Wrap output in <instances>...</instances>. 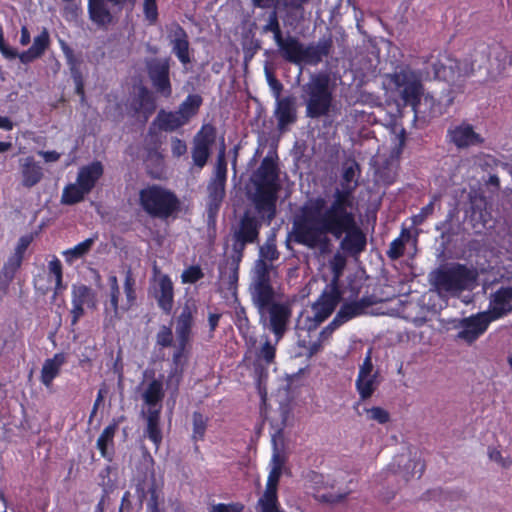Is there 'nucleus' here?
<instances>
[{"label":"nucleus","instance_id":"nucleus-1","mask_svg":"<svg viewBox=\"0 0 512 512\" xmlns=\"http://www.w3.org/2000/svg\"><path fill=\"white\" fill-rule=\"evenodd\" d=\"M355 222L356 217L351 210L327 205L326 200L318 196L309 199L299 208L289 238L299 245L324 252L330 246L328 235L340 239Z\"/></svg>","mask_w":512,"mask_h":512},{"label":"nucleus","instance_id":"nucleus-2","mask_svg":"<svg viewBox=\"0 0 512 512\" xmlns=\"http://www.w3.org/2000/svg\"><path fill=\"white\" fill-rule=\"evenodd\" d=\"M137 202L148 217L162 222L175 220L182 210L177 194L160 184H148L140 189Z\"/></svg>","mask_w":512,"mask_h":512},{"label":"nucleus","instance_id":"nucleus-3","mask_svg":"<svg viewBox=\"0 0 512 512\" xmlns=\"http://www.w3.org/2000/svg\"><path fill=\"white\" fill-rule=\"evenodd\" d=\"M256 177V193L253 197L255 211L264 213L269 223L277 214V198L280 189L277 163L266 156L256 171Z\"/></svg>","mask_w":512,"mask_h":512},{"label":"nucleus","instance_id":"nucleus-4","mask_svg":"<svg viewBox=\"0 0 512 512\" xmlns=\"http://www.w3.org/2000/svg\"><path fill=\"white\" fill-rule=\"evenodd\" d=\"M280 56L288 63L302 65H318L324 57L329 56L333 41L331 37L320 39L316 44L305 45L296 36L282 35L274 41Z\"/></svg>","mask_w":512,"mask_h":512},{"label":"nucleus","instance_id":"nucleus-5","mask_svg":"<svg viewBox=\"0 0 512 512\" xmlns=\"http://www.w3.org/2000/svg\"><path fill=\"white\" fill-rule=\"evenodd\" d=\"M300 99L305 106L307 118L320 119L328 116L334 100L329 75L322 72L311 74L309 80L301 85Z\"/></svg>","mask_w":512,"mask_h":512},{"label":"nucleus","instance_id":"nucleus-6","mask_svg":"<svg viewBox=\"0 0 512 512\" xmlns=\"http://www.w3.org/2000/svg\"><path fill=\"white\" fill-rule=\"evenodd\" d=\"M257 214L246 209L230 228L231 251L235 252L237 260L244 257L248 245L259 241L262 225L269 226L272 223L267 222L264 213L257 212Z\"/></svg>","mask_w":512,"mask_h":512},{"label":"nucleus","instance_id":"nucleus-7","mask_svg":"<svg viewBox=\"0 0 512 512\" xmlns=\"http://www.w3.org/2000/svg\"><path fill=\"white\" fill-rule=\"evenodd\" d=\"M387 78L389 84L393 85L399 92L404 105L410 106L415 113V117H417L424 92L421 73L405 65L388 74Z\"/></svg>","mask_w":512,"mask_h":512},{"label":"nucleus","instance_id":"nucleus-8","mask_svg":"<svg viewBox=\"0 0 512 512\" xmlns=\"http://www.w3.org/2000/svg\"><path fill=\"white\" fill-rule=\"evenodd\" d=\"M476 278L474 269L465 264L453 263L448 267L438 268L433 273L432 284L439 293H459L466 290Z\"/></svg>","mask_w":512,"mask_h":512},{"label":"nucleus","instance_id":"nucleus-9","mask_svg":"<svg viewBox=\"0 0 512 512\" xmlns=\"http://www.w3.org/2000/svg\"><path fill=\"white\" fill-rule=\"evenodd\" d=\"M253 305L259 314L260 323L268 326L276 338V343H279L289 328L292 317L290 304L278 302L275 300V296H272L271 300L263 307H259V304Z\"/></svg>","mask_w":512,"mask_h":512},{"label":"nucleus","instance_id":"nucleus-10","mask_svg":"<svg viewBox=\"0 0 512 512\" xmlns=\"http://www.w3.org/2000/svg\"><path fill=\"white\" fill-rule=\"evenodd\" d=\"M275 270L272 263L264 260H256L252 282L250 284V296L252 304H259V307L266 305L276 296L275 289L271 282V274Z\"/></svg>","mask_w":512,"mask_h":512},{"label":"nucleus","instance_id":"nucleus-11","mask_svg":"<svg viewBox=\"0 0 512 512\" xmlns=\"http://www.w3.org/2000/svg\"><path fill=\"white\" fill-rule=\"evenodd\" d=\"M51 43L49 32L46 28L34 37L33 44L27 50L18 53L15 48L10 47L4 38V31L0 25V52L5 59L12 60L19 58L23 64H29L41 58Z\"/></svg>","mask_w":512,"mask_h":512},{"label":"nucleus","instance_id":"nucleus-12","mask_svg":"<svg viewBox=\"0 0 512 512\" xmlns=\"http://www.w3.org/2000/svg\"><path fill=\"white\" fill-rule=\"evenodd\" d=\"M156 108L157 104L153 93L144 85L139 86L137 92L126 103L128 116L142 125L147 123Z\"/></svg>","mask_w":512,"mask_h":512},{"label":"nucleus","instance_id":"nucleus-13","mask_svg":"<svg viewBox=\"0 0 512 512\" xmlns=\"http://www.w3.org/2000/svg\"><path fill=\"white\" fill-rule=\"evenodd\" d=\"M170 62L169 57L154 58L146 62L147 74L152 86L164 98H169L172 95Z\"/></svg>","mask_w":512,"mask_h":512},{"label":"nucleus","instance_id":"nucleus-14","mask_svg":"<svg viewBox=\"0 0 512 512\" xmlns=\"http://www.w3.org/2000/svg\"><path fill=\"white\" fill-rule=\"evenodd\" d=\"M492 322L494 321L484 311L463 318L459 323L460 330L456 338L471 345L487 331Z\"/></svg>","mask_w":512,"mask_h":512},{"label":"nucleus","instance_id":"nucleus-15","mask_svg":"<svg viewBox=\"0 0 512 512\" xmlns=\"http://www.w3.org/2000/svg\"><path fill=\"white\" fill-rule=\"evenodd\" d=\"M446 142L457 149H467L483 144V137L477 133L470 123L463 121L460 124L451 125L447 129Z\"/></svg>","mask_w":512,"mask_h":512},{"label":"nucleus","instance_id":"nucleus-16","mask_svg":"<svg viewBox=\"0 0 512 512\" xmlns=\"http://www.w3.org/2000/svg\"><path fill=\"white\" fill-rule=\"evenodd\" d=\"M135 0H88L87 10L89 19L98 28L107 29L114 23L115 19L108 7V3L119 9Z\"/></svg>","mask_w":512,"mask_h":512},{"label":"nucleus","instance_id":"nucleus-17","mask_svg":"<svg viewBox=\"0 0 512 512\" xmlns=\"http://www.w3.org/2000/svg\"><path fill=\"white\" fill-rule=\"evenodd\" d=\"M282 474V464L279 462L269 472L266 488L258 499L260 512H282L278 500V485Z\"/></svg>","mask_w":512,"mask_h":512},{"label":"nucleus","instance_id":"nucleus-18","mask_svg":"<svg viewBox=\"0 0 512 512\" xmlns=\"http://www.w3.org/2000/svg\"><path fill=\"white\" fill-rule=\"evenodd\" d=\"M465 215L472 223L473 228L478 225L485 227L491 220L488 202L482 192L474 190L468 194V207L465 209Z\"/></svg>","mask_w":512,"mask_h":512},{"label":"nucleus","instance_id":"nucleus-19","mask_svg":"<svg viewBox=\"0 0 512 512\" xmlns=\"http://www.w3.org/2000/svg\"><path fill=\"white\" fill-rule=\"evenodd\" d=\"M512 286L500 287L491 294L488 310L484 311L493 321L499 320L511 313Z\"/></svg>","mask_w":512,"mask_h":512},{"label":"nucleus","instance_id":"nucleus-20","mask_svg":"<svg viewBox=\"0 0 512 512\" xmlns=\"http://www.w3.org/2000/svg\"><path fill=\"white\" fill-rule=\"evenodd\" d=\"M340 239L341 250L349 256L360 255L367 246L366 235L357 222L348 227Z\"/></svg>","mask_w":512,"mask_h":512},{"label":"nucleus","instance_id":"nucleus-21","mask_svg":"<svg viewBox=\"0 0 512 512\" xmlns=\"http://www.w3.org/2000/svg\"><path fill=\"white\" fill-rule=\"evenodd\" d=\"M433 69L436 78L446 82H454L463 75L460 61L446 53L439 55Z\"/></svg>","mask_w":512,"mask_h":512},{"label":"nucleus","instance_id":"nucleus-22","mask_svg":"<svg viewBox=\"0 0 512 512\" xmlns=\"http://www.w3.org/2000/svg\"><path fill=\"white\" fill-rule=\"evenodd\" d=\"M19 173L21 176V185L27 189L36 186L44 178L43 167L33 156L20 159Z\"/></svg>","mask_w":512,"mask_h":512},{"label":"nucleus","instance_id":"nucleus-23","mask_svg":"<svg viewBox=\"0 0 512 512\" xmlns=\"http://www.w3.org/2000/svg\"><path fill=\"white\" fill-rule=\"evenodd\" d=\"M62 51L64 53L66 63L69 67L70 74L75 85V93L84 99V78L81 71L83 60L80 55H76L74 51L65 43H62Z\"/></svg>","mask_w":512,"mask_h":512},{"label":"nucleus","instance_id":"nucleus-24","mask_svg":"<svg viewBox=\"0 0 512 512\" xmlns=\"http://www.w3.org/2000/svg\"><path fill=\"white\" fill-rule=\"evenodd\" d=\"M376 303L377 300L373 295L363 296L359 300L344 303L336 315L345 324L351 319L365 314L366 310Z\"/></svg>","mask_w":512,"mask_h":512},{"label":"nucleus","instance_id":"nucleus-25","mask_svg":"<svg viewBox=\"0 0 512 512\" xmlns=\"http://www.w3.org/2000/svg\"><path fill=\"white\" fill-rule=\"evenodd\" d=\"M275 117L280 131H284L289 125L294 124L297 121L295 100L292 96L278 98Z\"/></svg>","mask_w":512,"mask_h":512},{"label":"nucleus","instance_id":"nucleus-26","mask_svg":"<svg viewBox=\"0 0 512 512\" xmlns=\"http://www.w3.org/2000/svg\"><path fill=\"white\" fill-rule=\"evenodd\" d=\"M338 304V296L335 294H322L320 298L313 304L314 311V324L309 326V329L316 328L324 322L335 310Z\"/></svg>","mask_w":512,"mask_h":512},{"label":"nucleus","instance_id":"nucleus-27","mask_svg":"<svg viewBox=\"0 0 512 512\" xmlns=\"http://www.w3.org/2000/svg\"><path fill=\"white\" fill-rule=\"evenodd\" d=\"M186 122L178 114L177 111H166L161 109L156 118L153 120L148 134L153 135V127H157L160 131L173 132L184 126Z\"/></svg>","mask_w":512,"mask_h":512},{"label":"nucleus","instance_id":"nucleus-28","mask_svg":"<svg viewBox=\"0 0 512 512\" xmlns=\"http://www.w3.org/2000/svg\"><path fill=\"white\" fill-rule=\"evenodd\" d=\"M195 313L196 306L193 303L186 302L182 306L179 315L176 317V338L191 339Z\"/></svg>","mask_w":512,"mask_h":512},{"label":"nucleus","instance_id":"nucleus-29","mask_svg":"<svg viewBox=\"0 0 512 512\" xmlns=\"http://www.w3.org/2000/svg\"><path fill=\"white\" fill-rule=\"evenodd\" d=\"M102 175L103 165L101 162L95 161L79 169L77 183L81 186L82 190L89 194Z\"/></svg>","mask_w":512,"mask_h":512},{"label":"nucleus","instance_id":"nucleus-30","mask_svg":"<svg viewBox=\"0 0 512 512\" xmlns=\"http://www.w3.org/2000/svg\"><path fill=\"white\" fill-rule=\"evenodd\" d=\"M66 361V354L63 352L55 353L52 358H48L44 361L40 381L45 387L49 388L52 385L54 379L59 376L61 367Z\"/></svg>","mask_w":512,"mask_h":512},{"label":"nucleus","instance_id":"nucleus-31","mask_svg":"<svg viewBox=\"0 0 512 512\" xmlns=\"http://www.w3.org/2000/svg\"><path fill=\"white\" fill-rule=\"evenodd\" d=\"M119 421L113 419V422L106 426L97 439L96 447L101 456L111 462L114 457V437L118 429Z\"/></svg>","mask_w":512,"mask_h":512},{"label":"nucleus","instance_id":"nucleus-32","mask_svg":"<svg viewBox=\"0 0 512 512\" xmlns=\"http://www.w3.org/2000/svg\"><path fill=\"white\" fill-rule=\"evenodd\" d=\"M158 307L165 314H170L174 305V288L171 278L164 274L159 279V290L156 294Z\"/></svg>","mask_w":512,"mask_h":512},{"label":"nucleus","instance_id":"nucleus-33","mask_svg":"<svg viewBox=\"0 0 512 512\" xmlns=\"http://www.w3.org/2000/svg\"><path fill=\"white\" fill-rule=\"evenodd\" d=\"M165 396V391L163 388V380L161 378H154L150 381L145 388L142 399L144 403L148 406V410L157 409L160 407L162 409V401Z\"/></svg>","mask_w":512,"mask_h":512},{"label":"nucleus","instance_id":"nucleus-34","mask_svg":"<svg viewBox=\"0 0 512 512\" xmlns=\"http://www.w3.org/2000/svg\"><path fill=\"white\" fill-rule=\"evenodd\" d=\"M160 418V407H158L157 409L147 410L146 435L148 439L153 442L156 450L159 449L163 439L162 431L160 428Z\"/></svg>","mask_w":512,"mask_h":512},{"label":"nucleus","instance_id":"nucleus-35","mask_svg":"<svg viewBox=\"0 0 512 512\" xmlns=\"http://www.w3.org/2000/svg\"><path fill=\"white\" fill-rule=\"evenodd\" d=\"M234 324L238 329L240 336L244 339L246 344L255 345L256 338L252 334V326L248 318L245 307L239 306L235 309Z\"/></svg>","mask_w":512,"mask_h":512},{"label":"nucleus","instance_id":"nucleus-36","mask_svg":"<svg viewBox=\"0 0 512 512\" xmlns=\"http://www.w3.org/2000/svg\"><path fill=\"white\" fill-rule=\"evenodd\" d=\"M97 240L98 235L97 233H95L94 235L78 243L74 247L66 249L65 251L62 252L65 261L68 264H73L76 260L84 258L86 255L90 253Z\"/></svg>","mask_w":512,"mask_h":512},{"label":"nucleus","instance_id":"nucleus-37","mask_svg":"<svg viewBox=\"0 0 512 512\" xmlns=\"http://www.w3.org/2000/svg\"><path fill=\"white\" fill-rule=\"evenodd\" d=\"M254 7L257 8H268L275 3H281L282 6L288 10V15L291 16L293 11L299 14L300 18H303L304 4L309 0H251Z\"/></svg>","mask_w":512,"mask_h":512},{"label":"nucleus","instance_id":"nucleus-38","mask_svg":"<svg viewBox=\"0 0 512 512\" xmlns=\"http://www.w3.org/2000/svg\"><path fill=\"white\" fill-rule=\"evenodd\" d=\"M208 423V416L204 415L200 411H194L192 413L191 441L194 443V448L196 451L199 450L197 443L205 439Z\"/></svg>","mask_w":512,"mask_h":512},{"label":"nucleus","instance_id":"nucleus-39","mask_svg":"<svg viewBox=\"0 0 512 512\" xmlns=\"http://www.w3.org/2000/svg\"><path fill=\"white\" fill-rule=\"evenodd\" d=\"M357 185V181H355L354 185H345L344 183H341V188L335 189L333 199L329 205L351 210L353 205L352 195Z\"/></svg>","mask_w":512,"mask_h":512},{"label":"nucleus","instance_id":"nucleus-40","mask_svg":"<svg viewBox=\"0 0 512 512\" xmlns=\"http://www.w3.org/2000/svg\"><path fill=\"white\" fill-rule=\"evenodd\" d=\"M202 103L203 99L199 94H189L179 105L177 112L187 124L198 113Z\"/></svg>","mask_w":512,"mask_h":512},{"label":"nucleus","instance_id":"nucleus-41","mask_svg":"<svg viewBox=\"0 0 512 512\" xmlns=\"http://www.w3.org/2000/svg\"><path fill=\"white\" fill-rule=\"evenodd\" d=\"M98 485L104 496H109L117 488V469L110 465L105 466L98 474Z\"/></svg>","mask_w":512,"mask_h":512},{"label":"nucleus","instance_id":"nucleus-42","mask_svg":"<svg viewBox=\"0 0 512 512\" xmlns=\"http://www.w3.org/2000/svg\"><path fill=\"white\" fill-rule=\"evenodd\" d=\"M399 165L393 159H385L376 169V176L385 185H391L396 181Z\"/></svg>","mask_w":512,"mask_h":512},{"label":"nucleus","instance_id":"nucleus-43","mask_svg":"<svg viewBox=\"0 0 512 512\" xmlns=\"http://www.w3.org/2000/svg\"><path fill=\"white\" fill-rule=\"evenodd\" d=\"M225 185L226 182L211 179L207 190H208V204L209 208L218 209L225 197Z\"/></svg>","mask_w":512,"mask_h":512},{"label":"nucleus","instance_id":"nucleus-44","mask_svg":"<svg viewBox=\"0 0 512 512\" xmlns=\"http://www.w3.org/2000/svg\"><path fill=\"white\" fill-rule=\"evenodd\" d=\"M88 193L81 189V186L76 183H70L63 189L61 196V203L64 205H74L84 200L85 195Z\"/></svg>","mask_w":512,"mask_h":512},{"label":"nucleus","instance_id":"nucleus-45","mask_svg":"<svg viewBox=\"0 0 512 512\" xmlns=\"http://www.w3.org/2000/svg\"><path fill=\"white\" fill-rule=\"evenodd\" d=\"M217 137V129L212 124H204L196 133L193 139V144H199L206 148L211 149Z\"/></svg>","mask_w":512,"mask_h":512},{"label":"nucleus","instance_id":"nucleus-46","mask_svg":"<svg viewBox=\"0 0 512 512\" xmlns=\"http://www.w3.org/2000/svg\"><path fill=\"white\" fill-rule=\"evenodd\" d=\"M95 301V293L93 290L84 285H73L72 287V301L71 303H76L80 305H94Z\"/></svg>","mask_w":512,"mask_h":512},{"label":"nucleus","instance_id":"nucleus-47","mask_svg":"<svg viewBox=\"0 0 512 512\" xmlns=\"http://www.w3.org/2000/svg\"><path fill=\"white\" fill-rule=\"evenodd\" d=\"M172 52L181 64L187 65L191 62L189 37L183 39H172Z\"/></svg>","mask_w":512,"mask_h":512},{"label":"nucleus","instance_id":"nucleus-48","mask_svg":"<svg viewBox=\"0 0 512 512\" xmlns=\"http://www.w3.org/2000/svg\"><path fill=\"white\" fill-rule=\"evenodd\" d=\"M136 281L133 276L131 269H127L125 272L124 279V293L126 295V303L122 307V310L128 311L136 302V289H135Z\"/></svg>","mask_w":512,"mask_h":512},{"label":"nucleus","instance_id":"nucleus-49","mask_svg":"<svg viewBox=\"0 0 512 512\" xmlns=\"http://www.w3.org/2000/svg\"><path fill=\"white\" fill-rule=\"evenodd\" d=\"M356 388L362 400L370 398L377 388L376 374L368 377H357Z\"/></svg>","mask_w":512,"mask_h":512},{"label":"nucleus","instance_id":"nucleus-50","mask_svg":"<svg viewBox=\"0 0 512 512\" xmlns=\"http://www.w3.org/2000/svg\"><path fill=\"white\" fill-rule=\"evenodd\" d=\"M278 343H272L268 336H265V342L256 352L257 359L271 365L275 361L276 346Z\"/></svg>","mask_w":512,"mask_h":512},{"label":"nucleus","instance_id":"nucleus-51","mask_svg":"<svg viewBox=\"0 0 512 512\" xmlns=\"http://www.w3.org/2000/svg\"><path fill=\"white\" fill-rule=\"evenodd\" d=\"M271 32L273 34L274 41L283 35V31L280 26L279 17L277 11L274 9L268 14L267 22L261 29L262 34Z\"/></svg>","mask_w":512,"mask_h":512},{"label":"nucleus","instance_id":"nucleus-52","mask_svg":"<svg viewBox=\"0 0 512 512\" xmlns=\"http://www.w3.org/2000/svg\"><path fill=\"white\" fill-rule=\"evenodd\" d=\"M183 368H171L166 378V389L170 391L171 396H177L179 387L183 379Z\"/></svg>","mask_w":512,"mask_h":512},{"label":"nucleus","instance_id":"nucleus-53","mask_svg":"<svg viewBox=\"0 0 512 512\" xmlns=\"http://www.w3.org/2000/svg\"><path fill=\"white\" fill-rule=\"evenodd\" d=\"M160 141L158 137L155 135V141L151 143H147L145 150L147 152L146 161L155 163L157 166H162L164 162V157L160 151Z\"/></svg>","mask_w":512,"mask_h":512},{"label":"nucleus","instance_id":"nucleus-54","mask_svg":"<svg viewBox=\"0 0 512 512\" xmlns=\"http://www.w3.org/2000/svg\"><path fill=\"white\" fill-rule=\"evenodd\" d=\"M211 155V149L201 146L199 144H193L191 156L193 164L198 168H203Z\"/></svg>","mask_w":512,"mask_h":512},{"label":"nucleus","instance_id":"nucleus-55","mask_svg":"<svg viewBox=\"0 0 512 512\" xmlns=\"http://www.w3.org/2000/svg\"><path fill=\"white\" fill-rule=\"evenodd\" d=\"M213 180L226 182L227 180V162L225 158V145L223 144L219 150L215 165Z\"/></svg>","mask_w":512,"mask_h":512},{"label":"nucleus","instance_id":"nucleus-56","mask_svg":"<svg viewBox=\"0 0 512 512\" xmlns=\"http://www.w3.org/2000/svg\"><path fill=\"white\" fill-rule=\"evenodd\" d=\"M22 259L19 257H15L11 255L8 260L4 263V266L1 271V275L5 278L7 282L13 280L16 272L19 270L22 264Z\"/></svg>","mask_w":512,"mask_h":512},{"label":"nucleus","instance_id":"nucleus-57","mask_svg":"<svg viewBox=\"0 0 512 512\" xmlns=\"http://www.w3.org/2000/svg\"><path fill=\"white\" fill-rule=\"evenodd\" d=\"M204 277V272L199 265H191L181 274L183 284H195Z\"/></svg>","mask_w":512,"mask_h":512},{"label":"nucleus","instance_id":"nucleus-58","mask_svg":"<svg viewBox=\"0 0 512 512\" xmlns=\"http://www.w3.org/2000/svg\"><path fill=\"white\" fill-rule=\"evenodd\" d=\"M437 199V196H433L430 202L420 209L418 214L412 216L411 220L413 225H422L426 219L434 213V206Z\"/></svg>","mask_w":512,"mask_h":512},{"label":"nucleus","instance_id":"nucleus-59","mask_svg":"<svg viewBox=\"0 0 512 512\" xmlns=\"http://www.w3.org/2000/svg\"><path fill=\"white\" fill-rule=\"evenodd\" d=\"M156 344L161 348H168L173 345V332L169 326L163 325L156 334Z\"/></svg>","mask_w":512,"mask_h":512},{"label":"nucleus","instance_id":"nucleus-60","mask_svg":"<svg viewBox=\"0 0 512 512\" xmlns=\"http://www.w3.org/2000/svg\"><path fill=\"white\" fill-rule=\"evenodd\" d=\"M143 13L150 25L156 24L159 15L156 0H144Z\"/></svg>","mask_w":512,"mask_h":512},{"label":"nucleus","instance_id":"nucleus-61","mask_svg":"<svg viewBox=\"0 0 512 512\" xmlns=\"http://www.w3.org/2000/svg\"><path fill=\"white\" fill-rule=\"evenodd\" d=\"M367 418L376 421L379 424H386L390 420V414L382 407H372L366 409Z\"/></svg>","mask_w":512,"mask_h":512},{"label":"nucleus","instance_id":"nucleus-62","mask_svg":"<svg viewBox=\"0 0 512 512\" xmlns=\"http://www.w3.org/2000/svg\"><path fill=\"white\" fill-rule=\"evenodd\" d=\"M405 253V244L404 240L401 238H395L389 246V249L387 250L386 254L387 257L391 260H398L401 258Z\"/></svg>","mask_w":512,"mask_h":512},{"label":"nucleus","instance_id":"nucleus-63","mask_svg":"<svg viewBox=\"0 0 512 512\" xmlns=\"http://www.w3.org/2000/svg\"><path fill=\"white\" fill-rule=\"evenodd\" d=\"M259 255L260 258L258 260H264L268 263H272L279 258V252L276 245L273 243H266L262 246L260 248Z\"/></svg>","mask_w":512,"mask_h":512},{"label":"nucleus","instance_id":"nucleus-64","mask_svg":"<svg viewBox=\"0 0 512 512\" xmlns=\"http://www.w3.org/2000/svg\"><path fill=\"white\" fill-rule=\"evenodd\" d=\"M244 508L245 506L241 502L218 503L211 507L210 512H243Z\"/></svg>","mask_w":512,"mask_h":512}]
</instances>
